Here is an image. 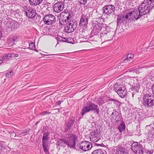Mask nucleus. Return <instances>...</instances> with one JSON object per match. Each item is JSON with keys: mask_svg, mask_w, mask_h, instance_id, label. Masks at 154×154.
Here are the masks:
<instances>
[{"mask_svg": "<svg viewBox=\"0 0 154 154\" xmlns=\"http://www.w3.org/2000/svg\"><path fill=\"white\" fill-rule=\"evenodd\" d=\"M116 109H114L113 110V112H114V113L115 114H116Z\"/></svg>", "mask_w": 154, "mask_h": 154, "instance_id": "51", "label": "nucleus"}, {"mask_svg": "<svg viewBox=\"0 0 154 154\" xmlns=\"http://www.w3.org/2000/svg\"><path fill=\"white\" fill-rule=\"evenodd\" d=\"M64 5L63 2H58L56 3L54 6V11L57 13L60 12L63 10Z\"/></svg>", "mask_w": 154, "mask_h": 154, "instance_id": "15", "label": "nucleus"}, {"mask_svg": "<svg viewBox=\"0 0 154 154\" xmlns=\"http://www.w3.org/2000/svg\"><path fill=\"white\" fill-rule=\"evenodd\" d=\"M126 154H129L128 153L126 152Z\"/></svg>", "mask_w": 154, "mask_h": 154, "instance_id": "55", "label": "nucleus"}, {"mask_svg": "<svg viewBox=\"0 0 154 154\" xmlns=\"http://www.w3.org/2000/svg\"><path fill=\"white\" fill-rule=\"evenodd\" d=\"M4 23L6 28H10L12 31L15 30L17 29L18 27V23L16 21L11 22L10 21L5 22Z\"/></svg>", "mask_w": 154, "mask_h": 154, "instance_id": "16", "label": "nucleus"}, {"mask_svg": "<svg viewBox=\"0 0 154 154\" xmlns=\"http://www.w3.org/2000/svg\"><path fill=\"white\" fill-rule=\"evenodd\" d=\"M2 63H4V61L2 58H0V64H2Z\"/></svg>", "mask_w": 154, "mask_h": 154, "instance_id": "45", "label": "nucleus"}, {"mask_svg": "<svg viewBox=\"0 0 154 154\" xmlns=\"http://www.w3.org/2000/svg\"><path fill=\"white\" fill-rule=\"evenodd\" d=\"M150 132L154 136V128H153L151 131Z\"/></svg>", "mask_w": 154, "mask_h": 154, "instance_id": "46", "label": "nucleus"}, {"mask_svg": "<svg viewBox=\"0 0 154 154\" xmlns=\"http://www.w3.org/2000/svg\"><path fill=\"white\" fill-rule=\"evenodd\" d=\"M99 104L100 105V103H99Z\"/></svg>", "mask_w": 154, "mask_h": 154, "instance_id": "59", "label": "nucleus"}, {"mask_svg": "<svg viewBox=\"0 0 154 154\" xmlns=\"http://www.w3.org/2000/svg\"><path fill=\"white\" fill-rule=\"evenodd\" d=\"M77 2L80 5H84L86 4L87 0H77Z\"/></svg>", "mask_w": 154, "mask_h": 154, "instance_id": "34", "label": "nucleus"}, {"mask_svg": "<svg viewBox=\"0 0 154 154\" xmlns=\"http://www.w3.org/2000/svg\"><path fill=\"white\" fill-rule=\"evenodd\" d=\"M13 75V72L12 71H11L9 72H7L6 73V76L7 78H9L10 76H12Z\"/></svg>", "mask_w": 154, "mask_h": 154, "instance_id": "35", "label": "nucleus"}, {"mask_svg": "<svg viewBox=\"0 0 154 154\" xmlns=\"http://www.w3.org/2000/svg\"><path fill=\"white\" fill-rule=\"evenodd\" d=\"M32 49L33 50H34L38 52V51L37 50V49L35 48V49Z\"/></svg>", "mask_w": 154, "mask_h": 154, "instance_id": "49", "label": "nucleus"}, {"mask_svg": "<svg viewBox=\"0 0 154 154\" xmlns=\"http://www.w3.org/2000/svg\"><path fill=\"white\" fill-rule=\"evenodd\" d=\"M142 104L146 107H152L154 105V96L149 94H145L143 97Z\"/></svg>", "mask_w": 154, "mask_h": 154, "instance_id": "4", "label": "nucleus"}, {"mask_svg": "<svg viewBox=\"0 0 154 154\" xmlns=\"http://www.w3.org/2000/svg\"><path fill=\"white\" fill-rule=\"evenodd\" d=\"M150 67V66H145L140 68L136 69H133V68H130V67H128L126 69V73H127V74H128V72H130L131 74L135 72L136 73L139 74L140 73V69L141 70L142 68H146V69H147Z\"/></svg>", "mask_w": 154, "mask_h": 154, "instance_id": "18", "label": "nucleus"}, {"mask_svg": "<svg viewBox=\"0 0 154 154\" xmlns=\"http://www.w3.org/2000/svg\"><path fill=\"white\" fill-rule=\"evenodd\" d=\"M30 4L32 6H37L41 4L43 0H29Z\"/></svg>", "mask_w": 154, "mask_h": 154, "instance_id": "23", "label": "nucleus"}, {"mask_svg": "<svg viewBox=\"0 0 154 154\" xmlns=\"http://www.w3.org/2000/svg\"><path fill=\"white\" fill-rule=\"evenodd\" d=\"M17 40V38L16 36H14L8 39V42L9 46L11 47L14 45Z\"/></svg>", "mask_w": 154, "mask_h": 154, "instance_id": "19", "label": "nucleus"}, {"mask_svg": "<svg viewBox=\"0 0 154 154\" xmlns=\"http://www.w3.org/2000/svg\"><path fill=\"white\" fill-rule=\"evenodd\" d=\"M58 39H60V41H61L64 42L63 40H65V39H64V38H62L61 37H58Z\"/></svg>", "mask_w": 154, "mask_h": 154, "instance_id": "43", "label": "nucleus"}, {"mask_svg": "<svg viewBox=\"0 0 154 154\" xmlns=\"http://www.w3.org/2000/svg\"><path fill=\"white\" fill-rule=\"evenodd\" d=\"M119 129L120 132L124 131L125 129V125L124 123L121 124L119 126Z\"/></svg>", "mask_w": 154, "mask_h": 154, "instance_id": "31", "label": "nucleus"}, {"mask_svg": "<svg viewBox=\"0 0 154 154\" xmlns=\"http://www.w3.org/2000/svg\"><path fill=\"white\" fill-rule=\"evenodd\" d=\"M86 106H84L81 110V115L83 116L86 113L90 111H94V113L99 114V109L97 105L93 103L90 101L87 102Z\"/></svg>", "mask_w": 154, "mask_h": 154, "instance_id": "3", "label": "nucleus"}, {"mask_svg": "<svg viewBox=\"0 0 154 154\" xmlns=\"http://www.w3.org/2000/svg\"><path fill=\"white\" fill-rule=\"evenodd\" d=\"M134 57V56L133 54L131 53L128 54L126 58V61H127V62H130L132 60Z\"/></svg>", "mask_w": 154, "mask_h": 154, "instance_id": "29", "label": "nucleus"}, {"mask_svg": "<svg viewBox=\"0 0 154 154\" xmlns=\"http://www.w3.org/2000/svg\"><path fill=\"white\" fill-rule=\"evenodd\" d=\"M67 13L68 15L66 16V18L64 17L63 19V22L66 23V24L69 23L71 21H72V20H71V18L73 15L72 12H67Z\"/></svg>", "mask_w": 154, "mask_h": 154, "instance_id": "22", "label": "nucleus"}, {"mask_svg": "<svg viewBox=\"0 0 154 154\" xmlns=\"http://www.w3.org/2000/svg\"><path fill=\"white\" fill-rule=\"evenodd\" d=\"M151 88L153 94L154 95V84L152 85Z\"/></svg>", "mask_w": 154, "mask_h": 154, "instance_id": "44", "label": "nucleus"}, {"mask_svg": "<svg viewBox=\"0 0 154 154\" xmlns=\"http://www.w3.org/2000/svg\"><path fill=\"white\" fill-rule=\"evenodd\" d=\"M131 79L130 78H127L126 79V81H127V82H126V83L127 84H126V87H127V89L129 88V91H131L130 90H131L132 91L133 90L134 92H138L140 88V87L138 85H137L136 86L133 87V86H131V84L129 82L131 80ZM127 90H126V91Z\"/></svg>", "mask_w": 154, "mask_h": 154, "instance_id": "14", "label": "nucleus"}, {"mask_svg": "<svg viewBox=\"0 0 154 154\" xmlns=\"http://www.w3.org/2000/svg\"><path fill=\"white\" fill-rule=\"evenodd\" d=\"M75 121L73 120H71L68 121L66 124V128L64 131V132L66 133L67 131L70 130L71 129V128L74 124Z\"/></svg>", "mask_w": 154, "mask_h": 154, "instance_id": "20", "label": "nucleus"}, {"mask_svg": "<svg viewBox=\"0 0 154 154\" xmlns=\"http://www.w3.org/2000/svg\"><path fill=\"white\" fill-rule=\"evenodd\" d=\"M49 133L47 132H45L43 135L42 138V142H48V141L49 139L48 137Z\"/></svg>", "mask_w": 154, "mask_h": 154, "instance_id": "27", "label": "nucleus"}, {"mask_svg": "<svg viewBox=\"0 0 154 154\" xmlns=\"http://www.w3.org/2000/svg\"><path fill=\"white\" fill-rule=\"evenodd\" d=\"M2 32L0 30V39L2 37Z\"/></svg>", "mask_w": 154, "mask_h": 154, "instance_id": "47", "label": "nucleus"}, {"mask_svg": "<svg viewBox=\"0 0 154 154\" xmlns=\"http://www.w3.org/2000/svg\"><path fill=\"white\" fill-rule=\"evenodd\" d=\"M115 8L113 5H105L103 8V13L106 15L110 16L114 12Z\"/></svg>", "mask_w": 154, "mask_h": 154, "instance_id": "10", "label": "nucleus"}, {"mask_svg": "<svg viewBox=\"0 0 154 154\" xmlns=\"http://www.w3.org/2000/svg\"><path fill=\"white\" fill-rule=\"evenodd\" d=\"M43 20L45 24L50 25L55 23L56 17L52 14H49L45 16Z\"/></svg>", "mask_w": 154, "mask_h": 154, "instance_id": "8", "label": "nucleus"}, {"mask_svg": "<svg viewBox=\"0 0 154 154\" xmlns=\"http://www.w3.org/2000/svg\"><path fill=\"white\" fill-rule=\"evenodd\" d=\"M3 13H4L3 10H1L0 11V14H2Z\"/></svg>", "mask_w": 154, "mask_h": 154, "instance_id": "50", "label": "nucleus"}, {"mask_svg": "<svg viewBox=\"0 0 154 154\" xmlns=\"http://www.w3.org/2000/svg\"><path fill=\"white\" fill-rule=\"evenodd\" d=\"M50 112H48L46 111H43L40 113V114L44 116L48 114H50Z\"/></svg>", "mask_w": 154, "mask_h": 154, "instance_id": "39", "label": "nucleus"}, {"mask_svg": "<svg viewBox=\"0 0 154 154\" xmlns=\"http://www.w3.org/2000/svg\"><path fill=\"white\" fill-rule=\"evenodd\" d=\"M111 100H112V101H116V100H115V99H112Z\"/></svg>", "mask_w": 154, "mask_h": 154, "instance_id": "53", "label": "nucleus"}, {"mask_svg": "<svg viewBox=\"0 0 154 154\" xmlns=\"http://www.w3.org/2000/svg\"><path fill=\"white\" fill-rule=\"evenodd\" d=\"M77 23L75 21H71L69 23L66 24L64 29L66 32L70 33L73 32L76 28Z\"/></svg>", "mask_w": 154, "mask_h": 154, "instance_id": "9", "label": "nucleus"}, {"mask_svg": "<svg viewBox=\"0 0 154 154\" xmlns=\"http://www.w3.org/2000/svg\"><path fill=\"white\" fill-rule=\"evenodd\" d=\"M129 142H131L130 141H128V143H126V146H127V147H130V148H131V149H132V145H130Z\"/></svg>", "mask_w": 154, "mask_h": 154, "instance_id": "40", "label": "nucleus"}, {"mask_svg": "<svg viewBox=\"0 0 154 154\" xmlns=\"http://www.w3.org/2000/svg\"><path fill=\"white\" fill-rule=\"evenodd\" d=\"M132 96L133 97V96H134V94H132Z\"/></svg>", "mask_w": 154, "mask_h": 154, "instance_id": "57", "label": "nucleus"}, {"mask_svg": "<svg viewBox=\"0 0 154 154\" xmlns=\"http://www.w3.org/2000/svg\"><path fill=\"white\" fill-rule=\"evenodd\" d=\"M29 48H35V45L34 43L31 42L29 43Z\"/></svg>", "mask_w": 154, "mask_h": 154, "instance_id": "37", "label": "nucleus"}, {"mask_svg": "<svg viewBox=\"0 0 154 154\" xmlns=\"http://www.w3.org/2000/svg\"><path fill=\"white\" fill-rule=\"evenodd\" d=\"M42 146L44 152L46 154L49 153V147L48 142H42Z\"/></svg>", "mask_w": 154, "mask_h": 154, "instance_id": "25", "label": "nucleus"}, {"mask_svg": "<svg viewBox=\"0 0 154 154\" xmlns=\"http://www.w3.org/2000/svg\"><path fill=\"white\" fill-rule=\"evenodd\" d=\"M64 39L65 40H63L64 42H67L68 43H69L72 44H74V39L73 38H64Z\"/></svg>", "mask_w": 154, "mask_h": 154, "instance_id": "30", "label": "nucleus"}, {"mask_svg": "<svg viewBox=\"0 0 154 154\" xmlns=\"http://www.w3.org/2000/svg\"><path fill=\"white\" fill-rule=\"evenodd\" d=\"M101 23H100L98 21H93L92 26L93 27V29L91 32V35H87L86 37L87 38H89L91 37V35H92V38L93 36H96V35L98 33L102 28Z\"/></svg>", "mask_w": 154, "mask_h": 154, "instance_id": "6", "label": "nucleus"}, {"mask_svg": "<svg viewBox=\"0 0 154 154\" xmlns=\"http://www.w3.org/2000/svg\"><path fill=\"white\" fill-rule=\"evenodd\" d=\"M154 6L153 0H145L137 9H127L126 11V20L129 19L130 22L137 20L140 17L149 12Z\"/></svg>", "mask_w": 154, "mask_h": 154, "instance_id": "1", "label": "nucleus"}, {"mask_svg": "<svg viewBox=\"0 0 154 154\" xmlns=\"http://www.w3.org/2000/svg\"><path fill=\"white\" fill-rule=\"evenodd\" d=\"M125 20V12H122L121 14H120L118 16L117 18V25H123L124 24V21Z\"/></svg>", "mask_w": 154, "mask_h": 154, "instance_id": "17", "label": "nucleus"}, {"mask_svg": "<svg viewBox=\"0 0 154 154\" xmlns=\"http://www.w3.org/2000/svg\"><path fill=\"white\" fill-rule=\"evenodd\" d=\"M19 56V54H14L12 53L10 54V57H11V59L13 58H16V57H18Z\"/></svg>", "mask_w": 154, "mask_h": 154, "instance_id": "33", "label": "nucleus"}, {"mask_svg": "<svg viewBox=\"0 0 154 154\" xmlns=\"http://www.w3.org/2000/svg\"><path fill=\"white\" fill-rule=\"evenodd\" d=\"M111 114L112 116H115V114L114 113V112H112Z\"/></svg>", "mask_w": 154, "mask_h": 154, "instance_id": "52", "label": "nucleus"}, {"mask_svg": "<svg viewBox=\"0 0 154 154\" xmlns=\"http://www.w3.org/2000/svg\"><path fill=\"white\" fill-rule=\"evenodd\" d=\"M119 85L117 83L115 84L114 85V89H115V91L117 92V91L118 90Z\"/></svg>", "mask_w": 154, "mask_h": 154, "instance_id": "38", "label": "nucleus"}, {"mask_svg": "<svg viewBox=\"0 0 154 154\" xmlns=\"http://www.w3.org/2000/svg\"><path fill=\"white\" fill-rule=\"evenodd\" d=\"M125 88L124 87H119L117 91V94L122 98H124L125 96Z\"/></svg>", "mask_w": 154, "mask_h": 154, "instance_id": "21", "label": "nucleus"}, {"mask_svg": "<svg viewBox=\"0 0 154 154\" xmlns=\"http://www.w3.org/2000/svg\"><path fill=\"white\" fill-rule=\"evenodd\" d=\"M23 10L28 17L30 18H34L36 15L35 10L29 7L24 6L23 7Z\"/></svg>", "mask_w": 154, "mask_h": 154, "instance_id": "11", "label": "nucleus"}, {"mask_svg": "<svg viewBox=\"0 0 154 154\" xmlns=\"http://www.w3.org/2000/svg\"><path fill=\"white\" fill-rule=\"evenodd\" d=\"M78 146L81 150L85 151L91 149L92 147V144L89 141H85L81 142Z\"/></svg>", "mask_w": 154, "mask_h": 154, "instance_id": "12", "label": "nucleus"}, {"mask_svg": "<svg viewBox=\"0 0 154 154\" xmlns=\"http://www.w3.org/2000/svg\"><path fill=\"white\" fill-rule=\"evenodd\" d=\"M10 56V54H4L2 56V58L4 61V63H7L8 61L12 60L11 57Z\"/></svg>", "mask_w": 154, "mask_h": 154, "instance_id": "26", "label": "nucleus"}, {"mask_svg": "<svg viewBox=\"0 0 154 154\" xmlns=\"http://www.w3.org/2000/svg\"><path fill=\"white\" fill-rule=\"evenodd\" d=\"M100 132L97 129L95 130L91 133L90 141L93 142H96L100 139Z\"/></svg>", "mask_w": 154, "mask_h": 154, "instance_id": "13", "label": "nucleus"}, {"mask_svg": "<svg viewBox=\"0 0 154 154\" xmlns=\"http://www.w3.org/2000/svg\"><path fill=\"white\" fill-rule=\"evenodd\" d=\"M30 131V129L29 128L27 129V130H26L25 131H21L20 132V133L19 134L20 135L22 134H28Z\"/></svg>", "mask_w": 154, "mask_h": 154, "instance_id": "36", "label": "nucleus"}, {"mask_svg": "<svg viewBox=\"0 0 154 154\" xmlns=\"http://www.w3.org/2000/svg\"><path fill=\"white\" fill-rule=\"evenodd\" d=\"M92 40H93V41L94 39H92Z\"/></svg>", "mask_w": 154, "mask_h": 154, "instance_id": "60", "label": "nucleus"}, {"mask_svg": "<svg viewBox=\"0 0 154 154\" xmlns=\"http://www.w3.org/2000/svg\"><path fill=\"white\" fill-rule=\"evenodd\" d=\"M91 16V14L88 12L82 15L79 23V25L80 27L84 28H87L88 20L90 18Z\"/></svg>", "mask_w": 154, "mask_h": 154, "instance_id": "5", "label": "nucleus"}, {"mask_svg": "<svg viewBox=\"0 0 154 154\" xmlns=\"http://www.w3.org/2000/svg\"><path fill=\"white\" fill-rule=\"evenodd\" d=\"M117 154H125V148L122 146H119L116 149Z\"/></svg>", "mask_w": 154, "mask_h": 154, "instance_id": "24", "label": "nucleus"}, {"mask_svg": "<svg viewBox=\"0 0 154 154\" xmlns=\"http://www.w3.org/2000/svg\"><path fill=\"white\" fill-rule=\"evenodd\" d=\"M153 151L152 150L150 151L147 150L146 153L147 154H152Z\"/></svg>", "mask_w": 154, "mask_h": 154, "instance_id": "42", "label": "nucleus"}, {"mask_svg": "<svg viewBox=\"0 0 154 154\" xmlns=\"http://www.w3.org/2000/svg\"><path fill=\"white\" fill-rule=\"evenodd\" d=\"M132 116V114L131 113H130L128 114V117H129L131 116Z\"/></svg>", "mask_w": 154, "mask_h": 154, "instance_id": "48", "label": "nucleus"}, {"mask_svg": "<svg viewBox=\"0 0 154 154\" xmlns=\"http://www.w3.org/2000/svg\"><path fill=\"white\" fill-rule=\"evenodd\" d=\"M91 154H106L105 151L99 149L94 151Z\"/></svg>", "mask_w": 154, "mask_h": 154, "instance_id": "28", "label": "nucleus"}, {"mask_svg": "<svg viewBox=\"0 0 154 154\" xmlns=\"http://www.w3.org/2000/svg\"><path fill=\"white\" fill-rule=\"evenodd\" d=\"M38 122H37L36 123H35V125H37L38 123Z\"/></svg>", "mask_w": 154, "mask_h": 154, "instance_id": "54", "label": "nucleus"}, {"mask_svg": "<svg viewBox=\"0 0 154 154\" xmlns=\"http://www.w3.org/2000/svg\"><path fill=\"white\" fill-rule=\"evenodd\" d=\"M147 136V139L149 140H153L154 139V136L151 132L148 133Z\"/></svg>", "mask_w": 154, "mask_h": 154, "instance_id": "32", "label": "nucleus"}, {"mask_svg": "<svg viewBox=\"0 0 154 154\" xmlns=\"http://www.w3.org/2000/svg\"><path fill=\"white\" fill-rule=\"evenodd\" d=\"M63 102V100H59L56 103V106L60 105L61 103Z\"/></svg>", "mask_w": 154, "mask_h": 154, "instance_id": "41", "label": "nucleus"}, {"mask_svg": "<svg viewBox=\"0 0 154 154\" xmlns=\"http://www.w3.org/2000/svg\"><path fill=\"white\" fill-rule=\"evenodd\" d=\"M130 145H132V150L136 154H143V147L140 143L137 142H134L133 143L129 142Z\"/></svg>", "mask_w": 154, "mask_h": 154, "instance_id": "7", "label": "nucleus"}, {"mask_svg": "<svg viewBox=\"0 0 154 154\" xmlns=\"http://www.w3.org/2000/svg\"><path fill=\"white\" fill-rule=\"evenodd\" d=\"M127 128H128V127H127ZM127 130L128 131H128V128H127Z\"/></svg>", "mask_w": 154, "mask_h": 154, "instance_id": "56", "label": "nucleus"}, {"mask_svg": "<svg viewBox=\"0 0 154 154\" xmlns=\"http://www.w3.org/2000/svg\"><path fill=\"white\" fill-rule=\"evenodd\" d=\"M62 14V13H61V14H60V15H61Z\"/></svg>", "mask_w": 154, "mask_h": 154, "instance_id": "58", "label": "nucleus"}, {"mask_svg": "<svg viewBox=\"0 0 154 154\" xmlns=\"http://www.w3.org/2000/svg\"><path fill=\"white\" fill-rule=\"evenodd\" d=\"M66 137L68 140L64 139H60V140L68 147L72 148H75L76 142L78 139L77 136L76 134L70 133L67 134Z\"/></svg>", "mask_w": 154, "mask_h": 154, "instance_id": "2", "label": "nucleus"}]
</instances>
